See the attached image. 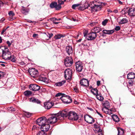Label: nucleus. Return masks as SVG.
<instances>
[{"label":"nucleus","instance_id":"de8ad7c7","mask_svg":"<svg viewBox=\"0 0 135 135\" xmlns=\"http://www.w3.org/2000/svg\"><path fill=\"white\" fill-rule=\"evenodd\" d=\"M120 29V27L119 26H117L116 27L115 29V30L118 31Z\"/></svg>","mask_w":135,"mask_h":135},{"label":"nucleus","instance_id":"603ef678","mask_svg":"<svg viewBox=\"0 0 135 135\" xmlns=\"http://www.w3.org/2000/svg\"><path fill=\"white\" fill-rule=\"evenodd\" d=\"M96 23L95 22H92L90 23V25L91 26H93L95 25Z\"/></svg>","mask_w":135,"mask_h":135},{"label":"nucleus","instance_id":"5fc2aeb1","mask_svg":"<svg viewBox=\"0 0 135 135\" xmlns=\"http://www.w3.org/2000/svg\"><path fill=\"white\" fill-rule=\"evenodd\" d=\"M38 35L36 33H34L33 34V37H36Z\"/></svg>","mask_w":135,"mask_h":135},{"label":"nucleus","instance_id":"7c9ffc66","mask_svg":"<svg viewBox=\"0 0 135 135\" xmlns=\"http://www.w3.org/2000/svg\"><path fill=\"white\" fill-rule=\"evenodd\" d=\"M128 22V20L126 18H123L121 20L120 22H119V23L120 24H122L126 23Z\"/></svg>","mask_w":135,"mask_h":135},{"label":"nucleus","instance_id":"4d7b16f0","mask_svg":"<svg viewBox=\"0 0 135 135\" xmlns=\"http://www.w3.org/2000/svg\"><path fill=\"white\" fill-rule=\"evenodd\" d=\"M74 91L76 93H77L78 92V90L77 88H74Z\"/></svg>","mask_w":135,"mask_h":135},{"label":"nucleus","instance_id":"c9c22d12","mask_svg":"<svg viewBox=\"0 0 135 135\" xmlns=\"http://www.w3.org/2000/svg\"><path fill=\"white\" fill-rule=\"evenodd\" d=\"M57 3L56 2H52L50 4V7L51 8H55L56 5Z\"/></svg>","mask_w":135,"mask_h":135},{"label":"nucleus","instance_id":"cd10ccee","mask_svg":"<svg viewBox=\"0 0 135 135\" xmlns=\"http://www.w3.org/2000/svg\"><path fill=\"white\" fill-rule=\"evenodd\" d=\"M65 83V80H63L61 81L58 82L57 83H55V85L57 86H61L63 85Z\"/></svg>","mask_w":135,"mask_h":135},{"label":"nucleus","instance_id":"423d86ee","mask_svg":"<svg viewBox=\"0 0 135 135\" xmlns=\"http://www.w3.org/2000/svg\"><path fill=\"white\" fill-rule=\"evenodd\" d=\"M29 71L30 75L32 77L34 78L38 77V72L37 70L35 68L30 69Z\"/></svg>","mask_w":135,"mask_h":135},{"label":"nucleus","instance_id":"e2e57ef3","mask_svg":"<svg viewBox=\"0 0 135 135\" xmlns=\"http://www.w3.org/2000/svg\"><path fill=\"white\" fill-rule=\"evenodd\" d=\"M105 109H106L105 108V107H104V108H103L102 109V110H103V111L104 112H105V113H107V112H105Z\"/></svg>","mask_w":135,"mask_h":135},{"label":"nucleus","instance_id":"a19ab883","mask_svg":"<svg viewBox=\"0 0 135 135\" xmlns=\"http://www.w3.org/2000/svg\"><path fill=\"white\" fill-rule=\"evenodd\" d=\"M9 60H11L12 62H15L16 61V57L14 55H11V57L10 58Z\"/></svg>","mask_w":135,"mask_h":135},{"label":"nucleus","instance_id":"3c124183","mask_svg":"<svg viewBox=\"0 0 135 135\" xmlns=\"http://www.w3.org/2000/svg\"><path fill=\"white\" fill-rule=\"evenodd\" d=\"M62 95V94L61 93H59L56 94V97H58Z\"/></svg>","mask_w":135,"mask_h":135},{"label":"nucleus","instance_id":"0eeeda50","mask_svg":"<svg viewBox=\"0 0 135 135\" xmlns=\"http://www.w3.org/2000/svg\"><path fill=\"white\" fill-rule=\"evenodd\" d=\"M76 69L78 72H81L83 69V65L81 62L78 61L75 62Z\"/></svg>","mask_w":135,"mask_h":135},{"label":"nucleus","instance_id":"864d4df0","mask_svg":"<svg viewBox=\"0 0 135 135\" xmlns=\"http://www.w3.org/2000/svg\"><path fill=\"white\" fill-rule=\"evenodd\" d=\"M96 112L97 114L99 115L101 117L103 118V116L99 112H98L97 110H96Z\"/></svg>","mask_w":135,"mask_h":135},{"label":"nucleus","instance_id":"2eb2a0df","mask_svg":"<svg viewBox=\"0 0 135 135\" xmlns=\"http://www.w3.org/2000/svg\"><path fill=\"white\" fill-rule=\"evenodd\" d=\"M102 7L101 5H97L94 4V6L90 7L89 8H91V10L97 12L98 11H100L101 10Z\"/></svg>","mask_w":135,"mask_h":135},{"label":"nucleus","instance_id":"393cba45","mask_svg":"<svg viewBox=\"0 0 135 135\" xmlns=\"http://www.w3.org/2000/svg\"><path fill=\"white\" fill-rule=\"evenodd\" d=\"M135 78V74L133 73H130L127 75V78L128 79H132Z\"/></svg>","mask_w":135,"mask_h":135},{"label":"nucleus","instance_id":"39448f33","mask_svg":"<svg viewBox=\"0 0 135 135\" xmlns=\"http://www.w3.org/2000/svg\"><path fill=\"white\" fill-rule=\"evenodd\" d=\"M73 63V60L71 57H66L65 59L64 64L66 67L71 66Z\"/></svg>","mask_w":135,"mask_h":135},{"label":"nucleus","instance_id":"338daca9","mask_svg":"<svg viewBox=\"0 0 135 135\" xmlns=\"http://www.w3.org/2000/svg\"><path fill=\"white\" fill-rule=\"evenodd\" d=\"M118 2H119V3L120 4H123V3H122V2H121V1H118Z\"/></svg>","mask_w":135,"mask_h":135},{"label":"nucleus","instance_id":"4c0bfd02","mask_svg":"<svg viewBox=\"0 0 135 135\" xmlns=\"http://www.w3.org/2000/svg\"><path fill=\"white\" fill-rule=\"evenodd\" d=\"M65 36L61 34H58L56 35L55 37V38L56 39H59L61 37H64Z\"/></svg>","mask_w":135,"mask_h":135},{"label":"nucleus","instance_id":"0e129e2a","mask_svg":"<svg viewBox=\"0 0 135 135\" xmlns=\"http://www.w3.org/2000/svg\"><path fill=\"white\" fill-rule=\"evenodd\" d=\"M98 135H103L102 132H100L99 133H98Z\"/></svg>","mask_w":135,"mask_h":135},{"label":"nucleus","instance_id":"b1692460","mask_svg":"<svg viewBox=\"0 0 135 135\" xmlns=\"http://www.w3.org/2000/svg\"><path fill=\"white\" fill-rule=\"evenodd\" d=\"M102 29L99 26L94 27L92 30L94 32L97 34V33L99 32L100 31H102Z\"/></svg>","mask_w":135,"mask_h":135},{"label":"nucleus","instance_id":"6e6552de","mask_svg":"<svg viewBox=\"0 0 135 135\" xmlns=\"http://www.w3.org/2000/svg\"><path fill=\"white\" fill-rule=\"evenodd\" d=\"M60 99L62 102L65 103H69L72 101L71 98L69 96H68L66 97L62 96L60 97Z\"/></svg>","mask_w":135,"mask_h":135},{"label":"nucleus","instance_id":"c756f323","mask_svg":"<svg viewBox=\"0 0 135 135\" xmlns=\"http://www.w3.org/2000/svg\"><path fill=\"white\" fill-rule=\"evenodd\" d=\"M38 80L40 81H43V82H47V79L45 77H43L40 76L38 78Z\"/></svg>","mask_w":135,"mask_h":135},{"label":"nucleus","instance_id":"ddd939ff","mask_svg":"<svg viewBox=\"0 0 135 135\" xmlns=\"http://www.w3.org/2000/svg\"><path fill=\"white\" fill-rule=\"evenodd\" d=\"M84 119L88 123L92 124L94 122L93 118L90 116L88 115H85Z\"/></svg>","mask_w":135,"mask_h":135},{"label":"nucleus","instance_id":"e433bc0d","mask_svg":"<svg viewBox=\"0 0 135 135\" xmlns=\"http://www.w3.org/2000/svg\"><path fill=\"white\" fill-rule=\"evenodd\" d=\"M97 98L100 101H102L103 100V98L102 96L98 94L96 95Z\"/></svg>","mask_w":135,"mask_h":135},{"label":"nucleus","instance_id":"37998d69","mask_svg":"<svg viewBox=\"0 0 135 135\" xmlns=\"http://www.w3.org/2000/svg\"><path fill=\"white\" fill-rule=\"evenodd\" d=\"M80 5L79 4H75L73 5L72 6V8L73 9H75L76 7H78Z\"/></svg>","mask_w":135,"mask_h":135},{"label":"nucleus","instance_id":"c85d7f7f","mask_svg":"<svg viewBox=\"0 0 135 135\" xmlns=\"http://www.w3.org/2000/svg\"><path fill=\"white\" fill-rule=\"evenodd\" d=\"M103 105L106 109H108L110 107L109 103L107 101H106L103 104Z\"/></svg>","mask_w":135,"mask_h":135},{"label":"nucleus","instance_id":"774afa93","mask_svg":"<svg viewBox=\"0 0 135 135\" xmlns=\"http://www.w3.org/2000/svg\"><path fill=\"white\" fill-rule=\"evenodd\" d=\"M114 12L115 13H117V12H118V11L117 10V9H115V10L114 11Z\"/></svg>","mask_w":135,"mask_h":135},{"label":"nucleus","instance_id":"4468645a","mask_svg":"<svg viewBox=\"0 0 135 135\" xmlns=\"http://www.w3.org/2000/svg\"><path fill=\"white\" fill-rule=\"evenodd\" d=\"M80 84L81 86L85 87H88L89 86V81L87 79H83L80 81Z\"/></svg>","mask_w":135,"mask_h":135},{"label":"nucleus","instance_id":"dca6fc26","mask_svg":"<svg viewBox=\"0 0 135 135\" xmlns=\"http://www.w3.org/2000/svg\"><path fill=\"white\" fill-rule=\"evenodd\" d=\"M44 107L45 109H50L54 105L53 103L49 102H45L44 103Z\"/></svg>","mask_w":135,"mask_h":135},{"label":"nucleus","instance_id":"a18cd8bd","mask_svg":"<svg viewBox=\"0 0 135 135\" xmlns=\"http://www.w3.org/2000/svg\"><path fill=\"white\" fill-rule=\"evenodd\" d=\"M108 20L105 19L102 22V24L103 26H105L108 22Z\"/></svg>","mask_w":135,"mask_h":135},{"label":"nucleus","instance_id":"412c9836","mask_svg":"<svg viewBox=\"0 0 135 135\" xmlns=\"http://www.w3.org/2000/svg\"><path fill=\"white\" fill-rule=\"evenodd\" d=\"M30 11V9L28 8H26L23 6L22 7V8L21 9V12L24 15H27V14Z\"/></svg>","mask_w":135,"mask_h":135},{"label":"nucleus","instance_id":"6e6d98bb","mask_svg":"<svg viewBox=\"0 0 135 135\" xmlns=\"http://www.w3.org/2000/svg\"><path fill=\"white\" fill-rule=\"evenodd\" d=\"M87 34V31L84 32V37H85Z\"/></svg>","mask_w":135,"mask_h":135},{"label":"nucleus","instance_id":"79ce46f5","mask_svg":"<svg viewBox=\"0 0 135 135\" xmlns=\"http://www.w3.org/2000/svg\"><path fill=\"white\" fill-rule=\"evenodd\" d=\"M24 114L28 118L30 117L31 115V113L27 112H25Z\"/></svg>","mask_w":135,"mask_h":135},{"label":"nucleus","instance_id":"a211bd4d","mask_svg":"<svg viewBox=\"0 0 135 135\" xmlns=\"http://www.w3.org/2000/svg\"><path fill=\"white\" fill-rule=\"evenodd\" d=\"M66 51L69 55H72L73 51L71 46L69 45L66 47Z\"/></svg>","mask_w":135,"mask_h":135},{"label":"nucleus","instance_id":"5701e85b","mask_svg":"<svg viewBox=\"0 0 135 135\" xmlns=\"http://www.w3.org/2000/svg\"><path fill=\"white\" fill-rule=\"evenodd\" d=\"M114 32V31L113 30H103L102 31V32L103 33L106 34H111Z\"/></svg>","mask_w":135,"mask_h":135},{"label":"nucleus","instance_id":"aec40b11","mask_svg":"<svg viewBox=\"0 0 135 135\" xmlns=\"http://www.w3.org/2000/svg\"><path fill=\"white\" fill-rule=\"evenodd\" d=\"M29 99V101L30 102L37 104H40L41 103V102L40 100L34 97H32L30 98Z\"/></svg>","mask_w":135,"mask_h":135},{"label":"nucleus","instance_id":"20e7f679","mask_svg":"<svg viewBox=\"0 0 135 135\" xmlns=\"http://www.w3.org/2000/svg\"><path fill=\"white\" fill-rule=\"evenodd\" d=\"M64 77L66 80H70L71 78L72 74V70L70 69H66L64 72Z\"/></svg>","mask_w":135,"mask_h":135},{"label":"nucleus","instance_id":"f704fd0d","mask_svg":"<svg viewBox=\"0 0 135 135\" xmlns=\"http://www.w3.org/2000/svg\"><path fill=\"white\" fill-rule=\"evenodd\" d=\"M134 81L133 80H129L128 82V84L127 85L128 88L129 89V87L132 86L134 84Z\"/></svg>","mask_w":135,"mask_h":135},{"label":"nucleus","instance_id":"6ab92c4d","mask_svg":"<svg viewBox=\"0 0 135 135\" xmlns=\"http://www.w3.org/2000/svg\"><path fill=\"white\" fill-rule=\"evenodd\" d=\"M8 48L5 46L0 47V56H2L4 52L7 51Z\"/></svg>","mask_w":135,"mask_h":135},{"label":"nucleus","instance_id":"72a5a7b5","mask_svg":"<svg viewBox=\"0 0 135 135\" xmlns=\"http://www.w3.org/2000/svg\"><path fill=\"white\" fill-rule=\"evenodd\" d=\"M8 14L10 18L13 20L14 18L13 17L15 15L14 13L12 11H10L9 12Z\"/></svg>","mask_w":135,"mask_h":135},{"label":"nucleus","instance_id":"bf43d9fd","mask_svg":"<svg viewBox=\"0 0 135 135\" xmlns=\"http://www.w3.org/2000/svg\"><path fill=\"white\" fill-rule=\"evenodd\" d=\"M100 84V81H97V85L98 86H99Z\"/></svg>","mask_w":135,"mask_h":135},{"label":"nucleus","instance_id":"13d9d810","mask_svg":"<svg viewBox=\"0 0 135 135\" xmlns=\"http://www.w3.org/2000/svg\"><path fill=\"white\" fill-rule=\"evenodd\" d=\"M6 30V29H4L1 32V34H3L4 31H5Z\"/></svg>","mask_w":135,"mask_h":135},{"label":"nucleus","instance_id":"58836bf2","mask_svg":"<svg viewBox=\"0 0 135 135\" xmlns=\"http://www.w3.org/2000/svg\"><path fill=\"white\" fill-rule=\"evenodd\" d=\"M95 132V133H99L100 132H102V130L99 127H98L97 128L94 130Z\"/></svg>","mask_w":135,"mask_h":135},{"label":"nucleus","instance_id":"69168bd1","mask_svg":"<svg viewBox=\"0 0 135 135\" xmlns=\"http://www.w3.org/2000/svg\"><path fill=\"white\" fill-rule=\"evenodd\" d=\"M107 11L109 12H112V11L110 9H108Z\"/></svg>","mask_w":135,"mask_h":135},{"label":"nucleus","instance_id":"052dcab7","mask_svg":"<svg viewBox=\"0 0 135 135\" xmlns=\"http://www.w3.org/2000/svg\"><path fill=\"white\" fill-rule=\"evenodd\" d=\"M3 3L2 1H0V7L2 5H3Z\"/></svg>","mask_w":135,"mask_h":135},{"label":"nucleus","instance_id":"bb28decb","mask_svg":"<svg viewBox=\"0 0 135 135\" xmlns=\"http://www.w3.org/2000/svg\"><path fill=\"white\" fill-rule=\"evenodd\" d=\"M112 117L114 121L118 122L119 121V119L117 115L113 114L112 115Z\"/></svg>","mask_w":135,"mask_h":135},{"label":"nucleus","instance_id":"1a4fd4ad","mask_svg":"<svg viewBox=\"0 0 135 135\" xmlns=\"http://www.w3.org/2000/svg\"><path fill=\"white\" fill-rule=\"evenodd\" d=\"M97 34L91 31L87 36V40H94L97 37Z\"/></svg>","mask_w":135,"mask_h":135},{"label":"nucleus","instance_id":"09e8293b","mask_svg":"<svg viewBox=\"0 0 135 135\" xmlns=\"http://www.w3.org/2000/svg\"><path fill=\"white\" fill-rule=\"evenodd\" d=\"M47 36L49 37V38H50L52 36L53 34L52 33H48Z\"/></svg>","mask_w":135,"mask_h":135},{"label":"nucleus","instance_id":"a878e982","mask_svg":"<svg viewBox=\"0 0 135 135\" xmlns=\"http://www.w3.org/2000/svg\"><path fill=\"white\" fill-rule=\"evenodd\" d=\"M117 129L118 131L117 135H123L124 131L122 129L119 127H117Z\"/></svg>","mask_w":135,"mask_h":135},{"label":"nucleus","instance_id":"473e14b6","mask_svg":"<svg viewBox=\"0 0 135 135\" xmlns=\"http://www.w3.org/2000/svg\"><path fill=\"white\" fill-rule=\"evenodd\" d=\"M91 92L94 94L97 95L98 93V91L97 88L92 89L91 90Z\"/></svg>","mask_w":135,"mask_h":135},{"label":"nucleus","instance_id":"4be33fe9","mask_svg":"<svg viewBox=\"0 0 135 135\" xmlns=\"http://www.w3.org/2000/svg\"><path fill=\"white\" fill-rule=\"evenodd\" d=\"M90 7L89 5H88L87 3H85L84 6H80L79 8L78 9L80 10H84L86 9H89Z\"/></svg>","mask_w":135,"mask_h":135},{"label":"nucleus","instance_id":"f8f14e48","mask_svg":"<svg viewBox=\"0 0 135 135\" xmlns=\"http://www.w3.org/2000/svg\"><path fill=\"white\" fill-rule=\"evenodd\" d=\"M50 124L48 123H46L41 127V129L42 132H46L48 131L50 127Z\"/></svg>","mask_w":135,"mask_h":135},{"label":"nucleus","instance_id":"8fccbe9b","mask_svg":"<svg viewBox=\"0 0 135 135\" xmlns=\"http://www.w3.org/2000/svg\"><path fill=\"white\" fill-rule=\"evenodd\" d=\"M7 44H8V46L10 47L12 43H11L9 41H7L6 42Z\"/></svg>","mask_w":135,"mask_h":135},{"label":"nucleus","instance_id":"f03ea898","mask_svg":"<svg viewBox=\"0 0 135 135\" xmlns=\"http://www.w3.org/2000/svg\"><path fill=\"white\" fill-rule=\"evenodd\" d=\"M58 120H63V117L62 116L61 112L59 113L52 114L47 119V123L49 124H53L55 123Z\"/></svg>","mask_w":135,"mask_h":135},{"label":"nucleus","instance_id":"49530a36","mask_svg":"<svg viewBox=\"0 0 135 135\" xmlns=\"http://www.w3.org/2000/svg\"><path fill=\"white\" fill-rule=\"evenodd\" d=\"M58 4H60V5H61V4H64V1H62L58 0Z\"/></svg>","mask_w":135,"mask_h":135},{"label":"nucleus","instance_id":"9d476101","mask_svg":"<svg viewBox=\"0 0 135 135\" xmlns=\"http://www.w3.org/2000/svg\"><path fill=\"white\" fill-rule=\"evenodd\" d=\"M11 52L9 51V50L8 49L7 51L4 52L2 56L3 59L6 60H9L11 57Z\"/></svg>","mask_w":135,"mask_h":135},{"label":"nucleus","instance_id":"2f4dec72","mask_svg":"<svg viewBox=\"0 0 135 135\" xmlns=\"http://www.w3.org/2000/svg\"><path fill=\"white\" fill-rule=\"evenodd\" d=\"M32 94V92L30 90H27L24 92V94L26 96L28 97Z\"/></svg>","mask_w":135,"mask_h":135},{"label":"nucleus","instance_id":"c03bdc74","mask_svg":"<svg viewBox=\"0 0 135 135\" xmlns=\"http://www.w3.org/2000/svg\"><path fill=\"white\" fill-rule=\"evenodd\" d=\"M37 135H46V133L44 132H39L37 134Z\"/></svg>","mask_w":135,"mask_h":135},{"label":"nucleus","instance_id":"ea45409f","mask_svg":"<svg viewBox=\"0 0 135 135\" xmlns=\"http://www.w3.org/2000/svg\"><path fill=\"white\" fill-rule=\"evenodd\" d=\"M61 8V7L60 4H57V3L56 4V6L55 8V9L56 10H60Z\"/></svg>","mask_w":135,"mask_h":135},{"label":"nucleus","instance_id":"7ed1b4c3","mask_svg":"<svg viewBox=\"0 0 135 135\" xmlns=\"http://www.w3.org/2000/svg\"><path fill=\"white\" fill-rule=\"evenodd\" d=\"M47 119L45 117H42L38 119L37 120V124L41 127L45 123H47Z\"/></svg>","mask_w":135,"mask_h":135},{"label":"nucleus","instance_id":"680f3d73","mask_svg":"<svg viewBox=\"0 0 135 135\" xmlns=\"http://www.w3.org/2000/svg\"><path fill=\"white\" fill-rule=\"evenodd\" d=\"M72 19L74 21H78L76 20V19L74 17H72Z\"/></svg>","mask_w":135,"mask_h":135},{"label":"nucleus","instance_id":"f3484780","mask_svg":"<svg viewBox=\"0 0 135 135\" xmlns=\"http://www.w3.org/2000/svg\"><path fill=\"white\" fill-rule=\"evenodd\" d=\"M128 15L131 16H135V8H130L128 11Z\"/></svg>","mask_w":135,"mask_h":135},{"label":"nucleus","instance_id":"f257e3e1","mask_svg":"<svg viewBox=\"0 0 135 135\" xmlns=\"http://www.w3.org/2000/svg\"><path fill=\"white\" fill-rule=\"evenodd\" d=\"M62 116L63 117V120L64 118L68 117L70 120H76L78 119V116L77 114L74 112L70 111L67 112L66 110H63L61 112Z\"/></svg>","mask_w":135,"mask_h":135},{"label":"nucleus","instance_id":"9b49d317","mask_svg":"<svg viewBox=\"0 0 135 135\" xmlns=\"http://www.w3.org/2000/svg\"><path fill=\"white\" fill-rule=\"evenodd\" d=\"M29 88L33 91H36L40 89V86L35 84H31L29 85Z\"/></svg>","mask_w":135,"mask_h":135}]
</instances>
